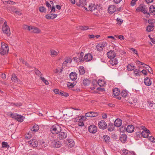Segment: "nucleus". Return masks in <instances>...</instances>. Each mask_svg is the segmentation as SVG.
Listing matches in <instances>:
<instances>
[{"mask_svg": "<svg viewBox=\"0 0 155 155\" xmlns=\"http://www.w3.org/2000/svg\"><path fill=\"white\" fill-rule=\"evenodd\" d=\"M50 52L51 55L53 57H55L58 55L57 52L54 50H51Z\"/></svg>", "mask_w": 155, "mask_h": 155, "instance_id": "44", "label": "nucleus"}, {"mask_svg": "<svg viewBox=\"0 0 155 155\" xmlns=\"http://www.w3.org/2000/svg\"><path fill=\"white\" fill-rule=\"evenodd\" d=\"M76 5L78 6L83 7L86 5V0H79V2L77 3Z\"/></svg>", "mask_w": 155, "mask_h": 155, "instance_id": "23", "label": "nucleus"}, {"mask_svg": "<svg viewBox=\"0 0 155 155\" xmlns=\"http://www.w3.org/2000/svg\"><path fill=\"white\" fill-rule=\"evenodd\" d=\"M1 46V48H0V54L4 55L7 54L9 51L8 45L4 42H2Z\"/></svg>", "mask_w": 155, "mask_h": 155, "instance_id": "1", "label": "nucleus"}, {"mask_svg": "<svg viewBox=\"0 0 155 155\" xmlns=\"http://www.w3.org/2000/svg\"><path fill=\"white\" fill-rule=\"evenodd\" d=\"M11 117L17 121L20 122H22L24 120L25 117L22 115L18 114L15 113H11L10 114Z\"/></svg>", "mask_w": 155, "mask_h": 155, "instance_id": "3", "label": "nucleus"}, {"mask_svg": "<svg viewBox=\"0 0 155 155\" xmlns=\"http://www.w3.org/2000/svg\"><path fill=\"white\" fill-rule=\"evenodd\" d=\"M88 130L90 133L94 134L97 131V128L94 125H92L89 126Z\"/></svg>", "mask_w": 155, "mask_h": 155, "instance_id": "13", "label": "nucleus"}, {"mask_svg": "<svg viewBox=\"0 0 155 155\" xmlns=\"http://www.w3.org/2000/svg\"><path fill=\"white\" fill-rule=\"evenodd\" d=\"M67 137V133L65 132L61 131L57 135V139L59 140H63L65 139Z\"/></svg>", "mask_w": 155, "mask_h": 155, "instance_id": "6", "label": "nucleus"}, {"mask_svg": "<svg viewBox=\"0 0 155 155\" xmlns=\"http://www.w3.org/2000/svg\"><path fill=\"white\" fill-rule=\"evenodd\" d=\"M65 143L66 145L69 148H71L74 146V140L70 139H68L65 141Z\"/></svg>", "mask_w": 155, "mask_h": 155, "instance_id": "8", "label": "nucleus"}, {"mask_svg": "<svg viewBox=\"0 0 155 155\" xmlns=\"http://www.w3.org/2000/svg\"><path fill=\"white\" fill-rule=\"evenodd\" d=\"M127 136L126 134H122L120 137V140L122 142H125L127 140Z\"/></svg>", "mask_w": 155, "mask_h": 155, "instance_id": "28", "label": "nucleus"}, {"mask_svg": "<svg viewBox=\"0 0 155 155\" xmlns=\"http://www.w3.org/2000/svg\"><path fill=\"white\" fill-rule=\"evenodd\" d=\"M60 95L62 96H64V97H68L69 96L68 94L66 92H65L62 91H61V92L60 93Z\"/></svg>", "mask_w": 155, "mask_h": 155, "instance_id": "50", "label": "nucleus"}, {"mask_svg": "<svg viewBox=\"0 0 155 155\" xmlns=\"http://www.w3.org/2000/svg\"><path fill=\"white\" fill-rule=\"evenodd\" d=\"M84 58V60H86V61H89L92 59L93 56L90 53H89L85 55Z\"/></svg>", "mask_w": 155, "mask_h": 155, "instance_id": "21", "label": "nucleus"}, {"mask_svg": "<svg viewBox=\"0 0 155 155\" xmlns=\"http://www.w3.org/2000/svg\"><path fill=\"white\" fill-rule=\"evenodd\" d=\"M35 73L37 75L39 76L40 77H41L42 75V73H41L37 69H35Z\"/></svg>", "mask_w": 155, "mask_h": 155, "instance_id": "48", "label": "nucleus"}, {"mask_svg": "<svg viewBox=\"0 0 155 155\" xmlns=\"http://www.w3.org/2000/svg\"><path fill=\"white\" fill-rule=\"evenodd\" d=\"M85 116L87 117H94L97 116L98 114L97 112L90 111L85 114Z\"/></svg>", "mask_w": 155, "mask_h": 155, "instance_id": "15", "label": "nucleus"}, {"mask_svg": "<svg viewBox=\"0 0 155 155\" xmlns=\"http://www.w3.org/2000/svg\"><path fill=\"white\" fill-rule=\"evenodd\" d=\"M40 78L46 85H47L49 84L48 81L46 80L43 77H42V76L40 77Z\"/></svg>", "mask_w": 155, "mask_h": 155, "instance_id": "45", "label": "nucleus"}, {"mask_svg": "<svg viewBox=\"0 0 155 155\" xmlns=\"http://www.w3.org/2000/svg\"><path fill=\"white\" fill-rule=\"evenodd\" d=\"M97 5H95L94 4H91L89 5L88 8L90 11L93 12L95 9V8H96Z\"/></svg>", "mask_w": 155, "mask_h": 155, "instance_id": "38", "label": "nucleus"}, {"mask_svg": "<svg viewBox=\"0 0 155 155\" xmlns=\"http://www.w3.org/2000/svg\"><path fill=\"white\" fill-rule=\"evenodd\" d=\"M141 72L139 70L135 69L134 70V74L135 76H139L141 74Z\"/></svg>", "mask_w": 155, "mask_h": 155, "instance_id": "31", "label": "nucleus"}, {"mask_svg": "<svg viewBox=\"0 0 155 155\" xmlns=\"http://www.w3.org/2000/svg\"><path fill=\"white\" fill-rule=\"evenodd\" d=\"M40 143L41 146V147L42 148H45L47 146V142H45L43 141H41Z\"/></svg>", "mask_w": 155, "mask_h": 155, "instance_id": "47", "label": "nucleus"}, {"mask_svg": "<svg viewBox=\"0 0 155 155\" xmlns=\"http://www.w3.org/2000/svg\"><path fill=\"white\" fill-rule=\"evenodd\" d=\"M50 15L51 19H53L56 18L57 16V15L55 14H50Z\"/></svg>", "mask_w": 155, "mask_h": 155, "instance_id": "59", "label": "nucleus"}, {"mask_svg": "<svg viewBox=\"0 0 155 155\" xmlns=\"http://www.w3.org/2000/svg\"><path fill=\"white\" fill-rule=\"evenodd\" d=\"M18 80L15 74H12V80L13 82L16 83L17 82H18Z\"/></svg>", "mask_w": 155, "mask_h": 155, "instance_id": "33", "label": "nucleus"}, {"mask_svg": "<svg viewBox=\"0 0 155 155\" xmlns=\"http://www.w3.org/2000/svg\"><path fill=\"white\" fill-rule=\"evenodd\" d=\"M154 28V26L153 25H148L146 28V31L148 32H150L152 31Z\"/></svg>", "mask_w": 155, "mask_h": 155, "instance_id": "40", "label": "nucleus"}, {"mask_svg": "<svg viewBox=\"0 0 155 155\" xmlns=\"http://www.w3.org/2000/svg\"><path fill=\"white\" fill-rule=\"evenodd\" d=\"M137 2V1L135 0H132L131 2V5L132 6H134L135 4H136V2Z\"/></svg>", "mask_w": 155, "mask_h": 155, "instance_id": "64", "label": "nucleus"}, {"mask_svg": "<svg viewBox=\"0 0 155 155\" xmlns=\"http://www.w3.org/2000/svg\"><path fill=\"white\" fill-rule=\"evenodd\" d=\"M51 133L54 134H57L61 131V127L58 124H55L52 126L50 129Z\"/></svg>", "mask_w": 155, "mask_h": 155, "instance_id": "2", "label": "nucleus"}, {"mask_svg": "<svg viewBox=\"0 0 155 155\" xmlns=\"http://www.w3.org/2000/svg\"><path fill=\"white\" fill-rule=\"evenodd\" d=\"M122 151L123 153L125 155H127L129 153L128 150L126 149H124Z\"/></svg>", "mask_w": 155, "mask_h": 155, "instance_id": "60", "label": "nucleus"}, {"mask_svg": "<svg viewBox=\"0 0 155 155\" xmlns=\"http://www.w3.org/2000/svg\"><path fill=\"white\" fill-rule=\"evenodd\" d=\"M70 79L73 81H75L77 78V74L75 72H72L69 75Z\"/></svg>", "mask_w": 155, "mask_h": 155, "instance_id": "16", "label": "nucleus"}, {"mask_svg": "<svg viewBox=\"0 0 155 155\" xmlns=\"http://www.w3.org/2000/svg\"><path fill=\"white\" fill-rule=\"evenodd\" d=\"M79 29L82 30H86L89 29V27L88 26H81L79 27Z\"/></svg>", "mask_w": 155, "mask_h": 155, "instance_id": "46", "label": "nucleus"}, {"mask_svg": "<svg viewBox=\"0 0 155 155\" xmlns=\"http://www.w3.org/2000/svg\"><path fill=\"white\" fill-rule=\"evenodd\" d=\"M31 26H28L26 25H25L23 26V28L25 29H27L30 31L31 28Z\"/></svg>", "mask_w": 155, "mask_h": 155, "instance_id": "55", "label": "nucleus"}, {"mask_svg": "<svg viewBox=\"0 0 155 155\" xmlns=\"http://www.w3.org/2000/svg\"><path fill=\"white\" fill-rule=\"evenodd\" d=\"M76 84L75 82H74L73 83H71L69 82H68L67 83V85L68 87L70 88H72L74 87V86Z\"/></svg>", "mask_w": 155, "mask_h": 155, "instance_id": "41", "label": "nucleus"}, {"mask_svg": "<svg viewBox=\"0 0 155 155\" xmlns=\"http://www.w3.org/2000/svg\"><path fill=\"white\" fill-rule=\"evenodd\" d=\"M116 20L117 23L120 25H121L123 22V20H121L119 18H117Z\"/></svg>", "mask_w": 155, "mask_h": 155, "instance_id": "54", "label": "nucleus"}, {"mask_svg": "<svg viewBox=\"0 0 155 155\" xmlns=\"http://www.w3.org/2000/svg\"><path fill=\"white\" fill-rule=\"evenodd\" d=\"M136 134L137 135H139V136L140 135H141L142 136H143L144 138H147L148 137L149 134L146 132L145 130H143L140 133V132H136Z\"/></svg>", "mask_w": 155, "mask_h": 155, "instance_id": "19", "label": "nucleus"}, {"mask_svg": "<svg viewBox=\"0 0 155 155\" xmlns=\"http://www.w3.org/2000/svg\"><path fill=\"white\" fill-rule=\"evenodd\" d=\"M127 91L125 90L122 91L120 93L121 96L124 97H126L127 95Z\"/></svg>", "mask_w": 155, "mask_h": 155, "instance_id": "42", "label": "nucleus"}, {"mask_svg": "<svg viewBox=\"0 0 155 155\" xmlns=\"http://www.w3.org/2000/svg\"><path fill=\"white\" fill-rule=\"evenodd\" d=\"M73 60H74L75 62L76 63H81V60L79 59L78 57H74L73 58Z\"/></svg>", "mask_w": 155, "mask_h": 155, "instance_id": "49", "label": "nucleus"}, {"mask_svg": "<svg viewBox=\"0 0 155 155\" xmlns=\"http://www.w3.org/2000/svg\"><path fill=\"white\" fill-rule=\"evenodd\" d=\"M66 115L68 117H71L73 115L72 111H69L68 112L67 114H66Z\"/></svg>", "mask_w": 155, "mask_h": 155, "instance_id": "51", "label": "nucleus"}, {"mask_svg": "<svg viewBox=\"0 0 155 155\" xmlns=\"http://www.w3.org/2000/svg\"><path fill=\"white\" fill-rule=\"evenodd\" d=\"M79 74L80 75H83L85 72L84 67L83 66H80L79 68Z\"/></svg>", "mask_w": 155, "mask_h": 155, "instance_id": "34", "label": "nucleus"}, {"mask_svg": "<svg viewBox=\"0 0 155 155\" xmlns=\"http://www.w3.org/2000/svg\"><path fill=\"white\" fill-rule=\"evenodd\" d=\"M90 83V81L88 79H86L83 80L82 83L84 86L88 85Z\"/></svg>", "mask_w": 155, "mask_h": 155, "instance_id": "35", "label": "nucleus"}, {"mask_svg": "<svg viewBox=\"0 0 155 155\" xmlns=\"http://www.w3.org/2000/svg\"><path fill=\"white\" fill-rule=\"evenodd\" d=\"M148 104H149V107L152 108L153 107V101H149L148 102Z\"/></svg>", "mask_w": 155, "mask_h": 155, "instance_id": "61", "label": "nucleus"}, {"mask_svg": "<svg viewBox=\"0 0 155 155\" xmlns=\"http://www.w3.org/2000/svg\"><path fill=\"white\" fill-rule=\"evenodd\" d=\"M4 24L2 26V30L4 33L7 35L8 36L10 35L11 32L9 27L7 25V22L4 21Z\"/></svg>", "mask_w": 155, "mask_h": 155, "instance_id": "4", "label": "nucleus"}, {"mask_svg": "<svg viewBox=\"0 0 155 155\" xmlns=\"http://www.w3.org/2000/svg\"><path fill=\"white\" fill-rule=\"evenodd\" d=\"M54 92L56 94H60V93L61 92V91L57 89H55L54 90Z\"/></svg>", "mask_w": 155, "mask_h": 155, "instance_id": "57", "label": "nucleus"}, {"mask_svg": "<svg viewBox=\"0 0 155 155\" xmlns=\"http://www.w3.org/2000/svg\"><path fill=\"white\" fill-rule=\"evenodd\" d=\"M102 9V5H97L96 8H95V9L93 12V13L96 15H99L100 13L101 10Z\"/></svg>", "mask_w": 155, "mask_h": 155, "instance_id": "9", "label": "nucleus"}, {"mask_svg": "<svg viewBox=\"0 0 155 155\" xmlns=\"http://www.w3.org/2000/svg\"><path fill=\"white\" fill-rule=\"evenodd\" d=\"M130 50H131L134 54H135L137 55L138 53L136 49H135L133 48H130Z\"/></svg>", "mask_w": 155, "mask_h": 155, "instance_id": "56", "label": "nucleus"}, {"mask_svg": "<svg viewBox=\"0 0 155 155\" xmlns=\"http://www.w3.org/2000/svg\"><path fill=\"white\" fill-rule=\"evenodd\" d=\"M114 126L113 124L110 123L109 124L108 126V130L109 131H111L114 130Z\"/></svg>", "mask_w": 155, "mask_h": 155, "instance_id": "39", "label": "nucleus"}, {"mask_svg": "<svg viewBox=\"0 0 155 155\" xmlns=\"http://www.w3.org/2000/svg\"><path fill=\"white\" fill-rule=\"evenodd\" d=\"M30 31L31 32L36 33H39L41 31L38 28L33 26H31Z\"/></svg>", "mask_w": 155, "mask_h": 155, "instance_id": "17", "label": "nucleus"}, {"mask_svg": "<svg viewBox=\"0 0 155 155\" xmlns=\"http://www.w3.org/2000/svg\"><path fill=\"white\" fill-rule=\"evenodd\" d=\"M109 62L110 64L113 66L117 64L118 62L117 59L114 58H111L109 61Z\"/></svg>", "mask_w": 155, "mask_h": 155, "instance_id": "27", "label": "nucleus"}, {"mask_svg": "<svg viewBox=\"0 0 155 155\" xmlns=\"http://www.w3.org/2000/svg\"><path fill=\"white\" fill-rule=\"evenodd\" d=\"M25 137L26 139H30L31 137V134L28 133L26 134Z\"/></svg>", "mask_w": 155, "mask_h": 155, "instance_id": "58", "label": "nucleus"}, {"mask_svg": "<svg viewBox=\"0 0 155 155\" xmlns=\"http://www.w3.org/2000/svg\"><path fill=\"white\" fill-rule=\"evenodd\" d=\"M136 10L137 12H140L144 14H145L148 12V9L146 5L141 4L137 8Z\"/></svg>", "mask_w": 155, "mask_h": 155, "instance_id": "5", "label": "nucleus"}, {"mask_svg": "<svg viewBox=\"0 0 155 155\" xmlns=\"http://www.w3.org/2000/svg\"><path fill=\"white\" fill-rule=\"evenodd\" d=\"M39 10L41 12H44L46 10L45 8L43 6L39 7Z\"/></svg>", "mask_w": 155, "mask_h": 155, "instance_id": "52", "label": "nucleus"}, {"mask_svg": "<svg viewBox=\"0 0 155 155\" xmlns=\"http://www.w3.org/2000/svg\"><path fill=\"white\" fill-rule=\"evenodd\" d=\"M113 91V96H114V97L118 96L120 93L119 89L117 88H114Z\"/></svg>", "mask_w": 155, "mask_h": 155, "instance_id": "25", "label": "nucleus"}, {"mask_svg": "<svg viewBox=\"0 0 155 155\" xmlns=\"http://www.w3.org/2000/svg\"><path fill=\"white\" fill-rule=\"evenodd\" d=\"M117 10V8L114 5H110L108 8V11L109 13L110 14L114 13Z\"/></svg>", "mask_w": 155, "mask_h": 155, "instance_id": "12", "label": "nucleus"}, {"mask_svg": "<svg viewBox=\"0 0 155 155\" xmlns=\"http://www.w3.org/2000/svg\"><path fill=\"white\" fill-rule=\"evenodd\" d=\"M107 46V42H103L102 43H99L97 45L96 48L98 51H101L103 50V48Z\"/></svg>", "mask_w": 155, "mask_h": 155, "instance_id": "10", "label": "nucleus"}, {"mask_svg": "<svg viewBox=\"0 0 155 155\" xmlns=\"http://www.w3.org/2000/svg\"><path fill=\"white\" fill-rule=\"evenodd\" d=\"M134 126L132 125H128L126 129V131L130 133H131L134 132Z\"/></svg>", "mask_w": 155, "mask_h": 155, "instance_id": "20", "label": "nucleus"}, {"mask_svg": "<svg viewBox=\"0 0 155 155\" xmlns=\"http://www.w3.org/2000/svg\"><path fill=\"white\" fill-rule=\"evenodd\" d=\"M96 83L100 87H103L106 84L104 81L101 80H99Z\"/></svg>", "mask_w": 155, "mask_h": 155, "instance_id": "37", "label": "nucleus"}, {"mask_svg": "<svg viewBox=\"0 0 155 155\" xmlns=\"http://www.w3.org/2000/svg\"><path fill=\"white\" fill-rule=\"evenodd\" d=\"M149 140L153 143H154L155 142V139L153 137L150 136L149 137Z\"/></svg>", "mask_w": 155, "mask_h": 155, "instance_id": "62", "label": "nucleus"}, {"mask_svg": "<svg viewBox=\"0 0 155 155\" xmlns=\"http://www.w3.org/2000/svg\"><path fill=\"white\" fill-rule=\"evenodd\" d=\"M39 129L38 126L37 124H35L31 127V130L33 132H35L37 131Z\"/></svg>", "mask_w": 155, "mask_h": 155, "instance_id": "29", "label": "nucleus"}, {"mask_svg": "<svg viewBox=\"0 0 155 155\" xmlns=\"http://www.w3.org/2000/svg\"><path fill=\"white\" fill-rule=\"evenodd\" d=\"M122 120L120 119H117L114 123V126L117 127H120L122 124Z\"/></svg>", "mask_w": 155, "mask_h": 155, "instance_id": "22", "label": "nucleus"}, {"mask_svg": "<svg viewBox=\"0 0 155 155\" xmlns=\"http://www.w3.org/2000/svg\"><path fill=\"white\" fill-rule=\"evenodd\" d=\"M143 67L145 68L149 73L151 74L153 73V71L152 69L149 66L146 64H144V65H143Z\"/></svg>", "mask_w": 155, "mask_h": 155, "instance_id": "32", "label": "nucleus"}, {"mask_svg": "<svg viewBox=\"0 0 155 155\" xmlns=\"http://www.w3.org/2000/svg\"><path fill=\"white\" fill-rule=\"evenodd\" d=\"M149 13L153 15H155V7L153 5H151L149 7Z\"/></svg>", "mask_w": 155, "mask_h": 155, "instance_id": "26", "label": "nucleus"}, {"mask_svg": "<svg viewBox=\"0 0 155 155\" xmlns=\"http://www.w3.org/2000/svg\"><path fill=\"white\" fill-rule=\"evenodd\" d=\"M62 145L60 142L56 140H54L51 143V146L53 147L58 148L60 147Z\"/></svg>", "mask_w": 155, "mask_h": 155, "instance_id": "7", "label": "nucleus"}, {"mask_svg": "<svg viewBox=\"0 0 155 155\" xmlns=\"http://www.w3.org/2000/svg\"><path fill=\"white\" fill-rule=\"evenodd\" d=\"M2 146L3 148H9V145L8 143L5 141H3L2 143Z\"/></svg>", "mask_w": 155, "mask_h": 155, "instance_id": "43", "label": "nucleus"}, {"mask_svg": "<svg viewBox=\"0 0 155 155\" xmlns=\"http://www.w3.org/2000/svg\"><path fill=\"white\" fill-rule=\"evenodd\" d=\"M107 124L104 120H101L98 123V126L100 128L105 129L107 127Z\"/></svg>", "mask_w": 155, "mask_h": 155, "instance_id": "11", "label": "nucleus"}, {"mask_svg": "<svg viewBox=\"0 0 155 155\" xmlns=\"http://www.w3.org/2000/svg\"><path fill=\"white\" fill-rule=\"evenodd\" d=\"M28 143L31 146L33 147H37L38 144V141L36 139H33L28 141Z\"/></svg>", "mask_w": 155, "mask_h": 155, "instance_id": "14", "label": "nucleus"}, {"mask_svg": "<svg viewBox=\"0 0 155 155\" xmlns=\"http://www.w3.org/2000/svg\"><path fill=\"white\" fill-rule=\"evenodd\" d=\"M4 3L7 4H11L12 5H14L15 4V2L13 1H5L4 2Z\"/></svg>", "mask_w": 155, "mask_h": 155, "instance_id": "53", "label": "nucleus"}, {"mask_svg": "<svg viewBox=\"0 0 155 155\" xmlns=\"http://www.w3.org/2000/svg\"><path fill=\"white\" fill-rule=\"evenodd\" d=\"M108 57L110 59L114 58L116 54L115 52L114 51L111 50L109 52H107V54Z\"/></svg>", "mask_w": 155, "mask_h": 155, "instance_id": "18", "label": "nucleus"}, {"mask_svg": "<svg viewBox=\"0 0 155 155\" xmlns=\"http://www.w3.org/2000/svg\"><path fill=\"white\" fill-rule=\"evenodd\" d=\"M103 138L104 141L106 143H108L110 141V137L107 135L103 136Z\"/></svg>", "mask_w": 155, "mask_h": 155, "instance_id": "30", "label": "nucleus"}, {"mask_svg": "<svg viewBox=\"0 0 155 155\" xmlns=\"http://www.w3.org/2000/svg\"><path fill=\"white\" fill-rule=\"evenodd\" d=\"M144 83L146 85L149 86L151 85L152 81L149 78L147 77L144 79Z\"/></svg>", "mask_w": 155, "mask_h": 155, "instance_id": "24", "label": "nucleus"}, {"mask_svg": "<svg viewBox=\"0 0 155 155\" xmlns=\"http://www.w3.org/2000/svg\"><path fill=\"white\" fill-rule=\"evenodd\" d=\"M135 66L132 64H128L127 68L128 71H132L134 69Z\"/></svg>", "mask_w": 155, "mask_h": 155, "instance_id": "36", "label": "nucleus"}, {"mask_svg": "<svg viewBox=\"0 0 155 155\" xmlns=\"http://www.w3.org/2000/svg\"><path fill=\"white\" fill-rule=\"evenodd\" d=\"M78 125L79 126L82 127L84 125V124L83 121H80L79 122L78 121Z\"/></svg>", "mask_w": 155, "mask_h": 155, "instance_id": "63", "label": "nucleus"}]
</instances>
